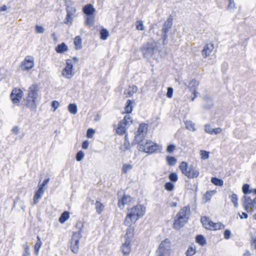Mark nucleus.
<instances>
[{"instance_id": "1", "label": "nucleus", "mask_w": 256, "mask_h": 256, "mask_svg": "<svg viewBox=\"0 0 256 256\" xmlns=\"http://www.w3.org/2000/svg\"><path fill=\"white\" fill-rule=\"evenodd\" d=\"M146 212V208L142 204H137L128 210V214L125 218L124 224L126 226L132 225L140 217L142 216Z\"/></svg>"}, {"instance_id": "2", "label": "nucleus", "mask_w": 256, "mask_h": 256, "mask_svg": "<svg viewBox=\"0 0 256 256\" xmlns=\"http://www.w3.org/2000/svg\"><path fill=\"white\" fill-rule=\"evenodd\" d=\"M39 90L37 84H32L28 88L26 106L32 110H36L37 107Z\"/></svg>"}, {"instance_id": "3", "label": "nucleus", "mask_w": 256, "mask_h": 256, "mask_svg": "<svg viewBox=\"0 0 256 256\" xmlns=\"http://www.w3.org/2000/svg\"><path fill=\"white\" fill-rule=\"evenodd\" d=\"M190 215L189 206H185L181 208L176 215L174 222V228L180 230L188 222Z\"/></svg>"}, {"instance_id": "4", "label": "nucleus", "mask_w": 256, "mask_h": 256, "mask_svg": "<svg viewBox=\"0 0 256 256\" xmlns=\"http://www.w3.org/2000/svg\"><path fill=\"white\" fill-rule=\"evenodd\" d=\"M158 50V44L153 40L144 44L141 48L144 56L148 59L152 58Z\"/></svg>"}, {"instance_id": "5", "label": "nucleus", "mask_w": 256, "mask_h": 256, "mask_svg": "<svg viewBox=\"0 0 256 256\" xmlns=\"http://www.w3.org/2000/svg\"><path fill=\"white\" fill-rule=\"evenodd\" d=\"M82 11L86 14L84 16L85 25L88 26H92L94 22V14L96 12V10L93 6L90 4L85 5L82 8Z\"/></svg>"}, {"instance_id": "6", "label": "nucleus", "mask_w": 256, "mask_h": 256, "mask_svg": "<svg viewBox=\"0 0 256 256\" xmlns=\"http://www.w3.org/2000/svg\"><path fill=\"white\" fill-rule=\"evenodd\" d=\"M137 148L140 152L150 154L154 153L160 149V146L158 144L152 141H146L144 144H140L138 145Z\"/></svg>"}, {"instance_id": "7", "label": "nucleus", "mask_w": 256, "mask_h": 256, "mask_svg": "<svg viewBox=\"0 0 256 256\" xmlns=\"http://www.w3.org/2000/svg\"><path fill=\"white\" fill-rule=\"evenodd\" d=\"M170 242L168 238H166L160 244L156 252V256H170Z\"/></svg>"}, {"instance_id": "8", "label": "nucleus", "mask_w": 256, "mask_h": 256, "mask_svg": "<svg viewBox=\"0 0 256 256\" xmlns=\"http://www.w3.org/2000/svg\"><path fill=\"white\" fill-rule=\"evenodd\" d=\"M66 15L64 20V23L68 25L72 23V20L74 18V14L76 12V9L74 7L72 6V3L70 0H66Z\"/></svg>"}, {"instance_id": "9", "label": "nucleus", "mask_w": 256, "mask_h": 256, "mask_svg": "<svg viewBox=\"0 0 256 256\" xmlns=\"http://www.w3.org/2000/svg\"><path fill=\"white\" fill-rule=\"evenodd\" d=\"M82 238L81 231L74 232L70 242L71 250L74 254L78 252L80 240Z\"/></svg>"}, {"instance_id": "10", "label": "nucleus", "mask_w": 256, "mask_h": 256, "mask_svg": "<svg viewBox=\"0 0 256 256\" xmlns=\"http://www.w3.org/2000/svg\"><path fill=\"white\" fill-rule=\"evenodd\" d=\"M172 24V18L170 16L164 24L162 28V38H163V44H165L167 42V38L168 36V33L169 32L170 29L171 28Z\"/></svg>"}, {"instance_id": "11", "label": "nucleus", "mask_w": 256, "mask_h": 256, "mask_svg": "<svg viewBox=\"0 0 256 256\" xmlns=\"http://www.w3.org/2000/svg\"><path fill=\"white\" fill-rule=\"evenodd\" d=\"M24 95L23 92L20 88H15L12 90L10 97L14 104H18Z\"/></svg>"}, {"instance_id": "12", "label": "nucleus", "mask_w": 256, "mask_h": 256, "mask_svg": "<svg viewBox=\"0 0 256 256\" xmlns=\"http://www.w3.org/2000/svg\"><path fill=\"white\" fill-rule=\"evenodd\" d=\"M73 64L71 60H66V66L62 71V75L66 78H70L74 75L72 73Z\"/></svg>"}, {"instance_id": "13", "label": "nucleus", "mask_w": 256, "mask_h": 256, "mask_svg": "<svg viewBox=\"0 0 256 256\" xmlns=\"http://www.w3.org/2000/svg\"><path fill=\"white\" fill-rule=\"evenodd\" d=\"M242 201L245 211L247 212H251L250 208H254L253 199L250 196L244 195L242 198Z\"/></svg>"}, {"instance_id": "14", "label": "nucleus", "mask_w": 256, "mask_h": 256, "mask_svg": "<svg viewBox=\"0 0 256 256\" xmlns=\"http://www.w3.org/2000/svg\"><path fill=\"white\" fill-rule=\"evenodd\" d=\"M179 168L182 174L186 176L188 178H192V173L191 172L192 168L191 166H188L187 162H182L179 166Z\"/></svg>"}, {"instance_id": "15", "label": "nucleus", "mask_w": 256, "mask_h": 256, "mask_svg": "<svg viewBox=\"0 0 256 256\" xmlns=\"http://www.w3.org/2000/svg\"><path fill=\"white\" fill-rule=\"evenodd\" d=\"M22 66L24 70H28L32 68L34 66V58L31 56H26Z\"/></svg>"}, {"instance_id": "16", "label": "nucleus", "mask_w": 256, "mask_h": 256, "mask_svg": "<svg viewBox=\"0 0 256 256\" xmlns=\"http://www.w3.org/2000/svg\"><path fill=\"white\" fill-rule=\"evenodd\" d=\"M214 105L213 100L208 96L206 95L203 97L202 106L204 109H210Z\"/></svg>"}, {"instance_id": "17", "label": "nucleus", "mask_w": 256, "mask_h": 256, "mask_svg": "<svg viewBox=\"0 0 256 256\" xmlns=\"http://www.w3.org/2000/svg\"><path fill=\"white\" fill-rule=\"evenodd\" d=\"M214 48L212 44H206L202 51V54L204 58H206L210 56Z\"/></svg>"}, {"instance_id": "18", "label": "nucleus", "mask_w": 256, "mask_h": 256, "mask_svg": "<svg viewBox=\"0 0 256 256\" xmlns=\"http://www.w3.org/2000/svg\"><path fill=\"white\" fill-rule=\"evenodd\" d=\"M132 198L128 195L124 194L120 200H118V205L119 207L122 209L125 204H129L132 200Z\"/></svg>"}, {"instance_id": "19", "label": "nucleus", "mask_w": 256, "mask_h": 256, "mask_svg": "<svg viewBox=\"0 0 256 256\" xmlns=\"http://www.w3.org/2000/svg\"><path fill=\"white\" fill-rule=\"evenodd\" d=\"M132 241L126 240V242L122 245V250L124 254H128L130 252V243Z\"/></svg>"}, {"instance_id": "20", "label": "nucleus", "mask_w": 256, "mask_h": 256, "mask_svg": "<svg viewBox=\"0 0 256 256\" xmlns=\"http://www.w3.org/2000/svg\"><path fill=\"white\" fill-rule=\"evenodd\" d=\"M146 134L142 133H140L137 132H135V136L134 139V142L135 144H137L138 145L140 144H144L145 142L143 141L144 138Z\"/></svg>"}, {"instance_id": "21", "label": "nucleus", "mask_w": 256, "mask_h": 256, "mask_svg": "<svg viewBox=\"0 0 256 256\" xmlns=\"http://www.w3.org/2000/svg\"><path fill=\"white\" fill-rule=\"evenodd\" d=\"M128 227L126 230V240L132 241L134 238V228L132 226V225L128 226Z\"/></svg>"}, {"instance_id": "22", "label": "nucleus", "mask_w": 256, "mask_h": 256, "mask_svg": "<svg viewBox=\"0 0 256 256\" xmlns=\"http://www.w3.org/2000/svg\"><path fill=\"white\" fill-rule=\"evenodd\" d=\"M138 91V88L136 86H129L128 88L125 90L124 94L126 96V97H130L132 95L136 92Z\"/></svg>"}, {"instance_id": "23", "label": "nucleus", "mask_w": 256, "mask_h": 256, "mask_svg": "<svg viewBox=\"0 0 256 256\" xmlns=\"http://www.w3.org/2000/svg\"><path fill=\"white\" fill-rule=\"evenodd\" d=\"M127 128L128 127L124 125L122 122H120L116 129V132L120 135H122L126 134Z\"/></svg>"}, {"instance_id": "24", "label": "nucleus", "mask_w": 256, "mask_h": 256, "mask_svg": "<svg viewBox=\"0 0 256 256\" xmlns=\"http://www.w3.org/2000/svg\"><path fill=\"white\" fill-rule=\"evenodd\" d=\"M44 192V188L39 187L38 190L35 192L34 195V204H36L38 202L39 199L41 198Z\"/></svg>"}, {"instance_id": "25", "label": "nucleus", "mask_w": 256, "mask_h": 256, "mask_svg": "<svg viewBox=\"0 0 256 256\" xmlns=\"http://www.w3.org/2000/svg\"><path fill=\"white\" fill-rule=\"evenodd\" d=\"M133 104H135L134 100H128L124 107V110L126 114H130L133 110Z\"/></svg>"}, {"instance_id": "26", "label": "nucleus", "mask_w": 256, "mask_h": 256, "mask_svg": "<svg viewBox=\"0 0 256 256\" xmlns=\"http://www.w3.org/2000/svg\"><path fill=\"white\" fill-rule=\"evenodd\" d=\"M68 50V47L66 44L62 42L60 44H58L56 48V51L59 54L64 53Z\"/></svg>"}, {"instance_id": "27", "label": "nucleus", "mask_w": 256, "mask_h": 256, "mask_svg": "<svg viewBox=\"0 0 256 256\" xmlns=\"http://www.w3.org/2000/svg\"><path fill=\"white\" fill-rule=\"evenodd\" d=\"M196 242L200 246H204L206 244V240L204 236L202 234H198L196 238Z\"/></svg>"}, {"instance_id": "28", "label": "nucleus", "mask_w": 256, "mask_h": 256, "mask_svg": "<svg viewBox=\"0 0 256 256\" xmlns=\"http://www.w3.org/2000/svg\"><path fill=\"white\" fill-rule=\"evenodd\" d=\"M166 161L167 164L169 166H174L177 162V159L172 156H166Z\"/></svg>"}, {"instance_id": "29", "label": "nucleus", "mask_w": 256, "mask_h": 256, "mask_svg": "<svg viewBox=\"0 0 256 256\" xmlns=\"http://www.w3.org/2000/svg\"><path fill=\"white\" fill-rule=\"evenodd\" d=\"M216 193L214 190L207 191L206 193L203 196V200L204 202H208L210 200L212 196Z\"/></svg>"}, {"instance_id": "30", "label": "nucleus", "mask_w": 256, "mask_h": 256, "mask_svg": "<svg viewBox=\"0 0 256 256\" xmlns=\"http://www.w3.org/2000/svg\"><path fill=\"white\" fill-rule=\"evenodd\" d=\"M69 218L70 213L68 211H65L62 214L58 220L61 224H64Z\"/></svg>"}, {"instance_id": "31", "label": "nucleus", "mask_w": 256, "mask_h": 256, "mask_svg": "<svg viewBox=\"0 0 256 256\" xmlns=\"http://www.w3.org/2000/svg\"><path fill=\"white\" fill-rule=\"evenodd\" d=\"M120 122H122V123L126 126L128 128L130 125L132 123V119L130 116L128 114L126 115L123 120H120Z\"/></svg>"}, {"instance_id": "32", "label": "nucleus", "mask_w": 256, "mask_h": 256, "mask_svg": "<svg viewBox=\"0 0 256 256\" xmlns=\"http://www.w3.org/2000/svg\"><path fill=\"white\" fill-rule=\"evenodd\" d=\"M82 38L80 36H76L74 40V44L75 45L76 48L77 50H80L82 48Z\"/></svg>"}, {"instance_id": "33", "label": "nucleus", "mask_w": 256, "mask_h": 256, "mask_svg": "<svg viewBox=\"0 0 256 256\" xmlns=\"http://www.w3.org/2000/svg\"><path fill=\"white\" fill-rule=\"evenodd\" d=\"M211 182L214 185L217 186H222L224 184L223 180L220 179L216 177H212L211 178Z\"/></svg>"}, {"instance_id": "34", "label": "nucleus", "mask_w": 256, "mask_h": 256, "mask_svg": "<svg viewBox=\"0 0 256 256\" xmlns=\"http://www.w3.org/2000/svg\"><path fill=\"white\" fill-rule=\"evenodd\" d=\"M109 36V32L106 28H102L100 31V38L102 40H106Z\"/></svg>"}, {"instance_id": "35", "label": "nucleus", "mask_w": 256, "mask_h": 256, "mask_svg": "<svg viewBox=\"0 0 256 256\" xmlns=\"http://www.w3.org/2000/svg\"><path fill=\"white\" fill-rule=\"evenodd\" d=\"M148 130V125L145 124H142L140 125L139 128L136 131L138 132L146 134Z\"/></svg>"}, {"instance_id": "36", "label": "nucleus", "mask_w": 256, "mask_h": 256, "mask_svg": "<svg viewBox=\"0 0 256 256\" xmlns=\"http://www.w3.org/2000/svg\"><path fill=\"white\" fill-rule=\"evenodd\" d=\"M36 238H37V242L34 246V252L36 254H38V253L39 250L41 247V246L42 244V242H41L40 238L38 236H37Z\"/></svg>"}, {"instance_id": "37", "label": "nucleus", "mask_w": 256, "mask_h": 256, "mask_svg": "<svg viewBox=\"0 0 256 256\" xmlns=\"http://www.w3.org/2000/svg\"><path fill=\"white\" fill-rule=\"evenodd\" d=\"M95 205L96 212L98 214H100L102 212L104 208V204L100 202H98V200H96L95 203Z\"/></svg>"}, {"instance_id": "38", "label": "nucleus", "mask_w": 256, "mask_h": 256, "mask_svg": "<svg viewBox=\"0 0 256 256\" xmlns=\"http://www.w3.org/2000/svg\"><path fill=\"white\" fill-rule=\"evenodd\" d=\"M250 185L247 184H245L242 186V191L245 195L253 192V189L250 190Z\"/></svg>"}, {"instance_id": "39", "label": "nucleus", "mask_w": 256, "mask_h": 256, "mask_svg": "<svg viewBox=\"0 0 256 256\" xmlns=\"http://www.w3.org/2000/svg\"><path fill=\"white\" fill-rule=\"evenodd\" d=\"M68 110L70 112L73 114L77 113L78 108L77 106L75 104H70L68 106Z\"/></svg>"}, {"instance_id": "40", "label": "nucleus", "mask_w": 256, "mask_h": 256, "mask_svg": "<svg viewBox=\"0 0 256 256\" xmlns=\"http://www.w3.org/2000/svg\"><path fill=\"white\" fill-rule=\"evenodd\" d=\"M231 202L233 203L234 204V206L235 208H237L238 206V196L236 194H232V196H230Z\"/></svg>"}, {"instance_id": "41", "label": "nucleus", "mask_w": 256, "mask_h": 256, "mask_svg": "<svg viewBox=\"0 0 256 256\" xmlns=\"http://www.w3.org/2000/svg\"><path fill=\"white\" fill-rule=\"evenodd\" d=\"M136 26L138 30H143L144 29L143 21L142 20H137L136 23Z\"/></svg>"}, {"instance_id": "42", "label": "nucleus", "mask_w": 256, "mask_h": 256, "mask_svg": "<svg viewBox=\"0 0 256 256\" xmlns=\"http://www.w3.org/2000/svg\"><path fill=\"white\" fill-rule=\"evenodd\" d=\"M132 168V166L131 164H124L122 168V172L126 174L128 171Z\"/></svg>"}, {"instance_id": "43", "label": "nucleus", "mask_w": 256, "mask_h": 256, "mask_svg": "<svg viewBox=\"0 0 256 256\" xmlns=\"http://www.w3.org/2000/svg\"><path fill=\"white\" fill-rule=\"evenodd\" d=\"M168 178L172 182H175L178 180V175L176 172L170 173L168 176Z\"/></svg>"}, {"instance_id": "44", "label": "nucleus", "mask_w": 256, "mask_h": 256, "mask_svg": "<svg viewBox=\"0 0 256 256\" xmlns=\"http://www.w3.org/2000/svg\"><path fill=\"white\" fill-rule=\"evenodd\" d=\"M84 152L82 150H80L76 154V160L78 162H80L84 158Z\"/></svg>"}, {"instance_id": "45", "label": "nucleus", "mask_w": 256, "mask_h": 256, "mask_svg": "<svg viewBox=\"0 0 256 256\" xmlns=\"http://www.w3.org/2000/svg\"><path fill=\"white\" fill-rule=\"evenodd\" d=\"M201 158L203 160H206L209 158V152L204 150H201L200 151Z\"/></svg>"}, {"instance_id": "46", "label": "nucleus", "mask_w": 256, "mask_h": 256, "mask_svg": "<svg viewBox=\"0 0 256 256\" xmlns=\"http://www.w3.org/2000/svg\"><path fill=\"white\" fill-rule=\"evenodd\" d=\"M164 188L167 190L172 191L174 188V184L172 182H168L165 184Z\"/></svg>"}, {"instance_id": "47", "label": "nucleus", "mask_w": 256, "mask_h": 256, "mask_svg": "<svg viewBox=\"0 0 256 256\" xmlns=\"http://www.w3.org/2000/svg\"><path fill=\"white\" fill-rule=\"evenodd\" d=\"M209 218L207 216H202L200 219V222L202 224V226L206 228V224H208V222L209 221Z\"/></svg>"}, {"instance_id": "48", "label": "nucleus", "mask_w": 256, "mask_h": 256, "mask_svg": "<svg viewBox=\"0 0 256 256\" xmlns=\"http://www.w3.org/2000/svg\"><path fill=\"white\" fill-rule=\"evenodd\" d=\"M224 226L221 222L214 223V226L213 230H220L224 228Z\"/></svg>"}, {"instance_id": "49", "label": "nucleus", "mask_w": 256, "mask_h": 256, "mask_svg": "<svg viewBox=\"0 0 256 256\" xmlns=\"http://www.w3.org/2000/svg\"><path fill=\"white\" fill-rule=\"evenodd\" d=\"M176 150V146L173 144H170L167 146L166 152L168 153H172Z\"/></svg>"}, {"instance_id": "50", "label": "nucleus", "mask_w": 256, "mask_h": 256, "mask_svg": "<svg viewBox=\"0 0 256 256\" xmlns=\"http://www.w3.org/2000/svg\"><path fill=\"white\" fill-rule=\"evenodd\" d=\"M95 131L92 128H88L86 132V136L88 138H92L94 134Z\"/></svg>"}, {"instance_id": "51", "label": "nucleus", "mask_w": 256, "mask_h": 256, "mask_svg": "<svg viewBox=\"0 0 256 256\" xmlns=\"http://www.w3.org/2000/svg\"><path fill=\"white\" fill-rule=\"evenodd\" d=\"M126 137L127 136H125V142L122 146V148H124V150L125 151L130 148V144L128 141H126Z\"/></svg>"}, {"instance_id": "52", "label": "nucleus", "mask_w": 256, "mask_h": 256, "mask_svg": "<svg viewBox=\"0 0 256 256\" xmlns=\"http://www.w3.org/2000/svg\"><path fill=\"white\" fill-rule=\"evenodd\" d=\"M173 88L171 87H168L167 90L166 96L168 98H171L173 94Z\"/></svg>"}, {"instance_id": "53", "label": "nucleus", "mask_w": 256, "mask_h": 256, "mask_svg": "<svg viewBox=\"0 0 256 256\" xmlns=\"http://www.w3.org/2000/svg\"><path fill=\"white\" fill-rule=\"evenodd\" d=\"M214 223L212 221L209 220V221L208 222V224H206V229L208 230H214Z\"/></svg>"}, {"instance_id": "54", "label": "nucleus", "mask_w": 256, "mask_h": 256, "mask_svg": "<svg viewBox=\"0 0 256 256\" xmlns=\"http://www.w3.org/2000/svg\"><path fill=\"white\" fill-rule=\"evenodd\" d=\"M36 31L38 33L42 34L44 31V29L42 26L36 25Z\"/></svg>"}, {"instance_id": "55", "label": "nucleus", "mask_w": 256, "mask_h": 256, "mask_svg": "<svg viewBox=\"0 0 256 256\" xmlns=\"http://www.w3.org/2000/svg\"><path fill=\"white\" fill-rule=\"evenodd\" d=\"M231 232L229 230H226L224 231V238L226 240H228L230 237Z\"/></svg>"}, {"instance_id": "56", "label": "nucleus", "mask_w": 256, "mask_h": 256, "mask_svg": "<svg viewBox=\"0 0 256 256\" xmlns=\"http://www.w3.org/2000/svg\"><path fill=\"white\" fill-rule=\"evenodd\" d=\"M212 129L210 125L206 124L205 126V131L206 132L212 134Z\"/></svg>"}, {"instance_id": "57", "label": "nucleus", "mask_w": 256, "mask_h": 256, "mask_svg": "<svg viewBox=\"0 0 256 256\" xmlns=\"http://www.w3.org/2000/svg\"><path fill=\"white\" fill-rule=\"evenodd\" d=\"M228 64L226 62H222V70L224 72L228 69Z\"/></svg>"}, {"instance_id": "58", "label": "nucleus", "mask_w": 256, "mask_h": 256, "mask_svg": "<svg viewBox=\"0 0 256 256\" xmlns=\"http://www.w3.org/2000/svg\"><path fill=\"white\" fill-rule=\"evenodd\" d=\"M235 8V4L234 2L232 0H230L228 6V10H234Z\"/></svg>"}, {"instance_id": "59", "label": "nucleus", "mask_w": 256, "mask_h": 256, "mask_svg": "<svg viewBox=\"0 0 256 256\" xmlns=\"http://www.w3.org/2000/svg\"><path fill=\"white\" fill-rule=\"evenodd\" d=\"M184 123L186 128L190 130L192 129V122L190 120H186Z\"/></svg>"}, {"instance_id": "60", "label": "nucleus", "mask_w": 256, "mask_h": 256, "mask_svg": "<svg viewBox=\"0 0 256 256\" xmlns=\"http://www.w3.org/2000/svg\"><path fill=\"white\" fill-rule=\"evenodd\" d=\"M59 106V102L56 100H54L52 102V106L54 108V110L58 108Z\"/></svg>"}, {"instance_id": "61", "label": "nucleus", "mask_w": 256, "mask_h": 256, "mask_svg": "<svg viewBox=\"0 0 256 256\" xmlns=\"http://www.w3.org/2000/svg\"><path fill=\"white\" fill-rule=\"evenodd\" d=\"M222 132V128H213L212 132V134H216L220 133Z\"/></svg>"}, {"instance_id": "62", "label": "nucleus", "mask_w": 256, "mask_h": 256, "mask_svg": "<svg viewBox=\"0 0 256 256\" xmlns=\"http://www.w3.org/2000/svg\"><path fill=\"white\" fill-rule=\"evenodd\" d=\"M186 256H192V246H190L186 252Z\"/></svg>"}, {"instance_id": "63", "label": "nucleus", "mask_w": 256, "mask_h": 256, "mask_svg": "<svg viewBox=\"0 0 256 256\" xmlns=\"http://www.w3.org/2000/svg\"><path fill=\"white\" fill-rule=\"evenodd\" d=\"M88 145L89 142L88 140H84L82 144V148L83 149L86 150L88 148Z\"/></svg>"}, {"instance_id": "64", "label": "nucleus", "mask_w": 256, "mask_h": 256, "mask_svg": "<svg viewBox=\"0 0 256 256\" xmlns=\"http://www.w3.org/2000/svg\"><path fill=\"white\" fill-rule=\"evenodd\" d=\"M168 204L169 206H170L172 208L176 207L178 206V203L176 201L175 202H169L168 203Z\"/></svg>"}]
</instances>
